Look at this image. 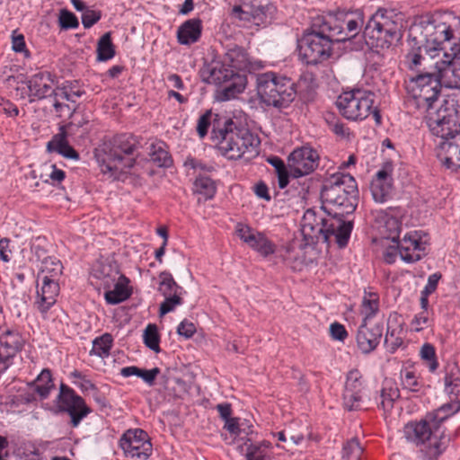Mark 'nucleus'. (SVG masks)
Masks as SVG:
<instances>
[{"mask_svg":"<svg viewBox=\"0 0 460 460\" xmlns=\"http://www.w3.org/2000/svg\"><path fill=\"white\" fill-rule=\"evenodd\" d=\"M195 191L203 195L205 199H212L216 193L215 182L208 177H198L194 182Z\"/></svg>","mask_w":460,"mask_h":460,"instance_id":"46","label":"nucleus"},{"mask_svg":"<svg viewBox=\"0 0 460 460\" xmlns=\"http://www.w3.org/2000/svg\"><path fill=\"white\" fill-rule=\"evenodd\" d=\"M61 261L54 256H48L41 261L38 279L40 280L58 279L62 274Z\"/></svg>","mask_w":460,"mask_h":460,"instance_id":"34","label":"nucleus"},{"mask_svg":"<svg viewBox=\"0 0 460 460\" xmlns=\"http://www.w3.org/2000/svg\"><path fill=\"white\" fill-rule=\"evenodd\" d=\"M63 100L59 98H54V109L56 113L58 114L59 117L64 115H71L75 111V108L70 107L68 104L62 102Z\"/></svg>","mask_w":460,"mask_h":460,"instance_id":"60","label":"nucleus"},{"mask_svg":"<svg viewBox=\"0 0 460 460\" xmlns=\"http://www.w3.org/2000/svg\"><path fill=\"white\" fill-rule=\"evenodd\" d=\"M101 19L100 12L86 10L82 15V23L84 28H91Z\"/></svg>","mask_w":460,"mask_h":460,"instance_id":"57","label":"nucleus"},{"mask_svg":"<svg viewBox=\"0 0 460 460\" xmlns=\"http://www.w3.org/2000/svg\"><path fill=\"white\" fill-rule=\"evenodd\" d=\"M57 400L58 409L69 414L70 423L74 428L77 427L82 420L91 412V409L86 405L84 400L64 384L60 385Z\"/></svg>","mask_w":460,"mask_h":460,"instance_id":"14","label":"nucleus"},{"mask_svg":"<svg viewBox=\"0 0 460 460\" xmlns=\"http://www.w3.org/2000/svg\"><path fill=\"white\" fill-rule=\"evenodd\" d=\"M365 398V386L360 372L350 370L346 378L342 394L343 405L348 411L361 409Z\"/></svg>","mask_w":460,"mask_h":460,"instance_id":"18","label":"nucleus"},{"mask_svg":"<svg viewBox=\"0 0 460 460\" xmlns=\"http://www.w3.org/2000/svg\"><path fill=\"white\" fill-rule=\"evenodd\" d=\"M129 280L124 275H121L111 288L113 289H105V299L108 304L117 305L128 299L131 291L128 288Z\"/></svg>","mask_w":460,"mask_h":460,"instance_id":"30","label":"nucleus"},{"mask_svg":"<svg viewBox=\"0 0 460 460\" xmlns=\"http://www.w3.org/2000/svg\"><path fill=\"white\" fill-rule=\"evenodd\" d=\"M425 55H422L421 49L419 47L417 49H412L406 55V62L411 70L420 72V66H423V70L434 67V63H431L433 58H430V56L427 51V48L425 49Z\"/></svg>","mask_w":460,"mask_h":460,"instance_id":"33","label":"nucleus"},{"mask_svg":"<svg viewBox=\"0 0 460 460\" xmlns=\"http://www.w3.org/2000/svg\"><path fill=\"white\" fill-rule=\"evenodd\" d=\"M262 13L260 4H252L249 5L243 3L242 5H235L233 13L240 20L250 21L251 17L256 18Z\"/></svg>","mask_w":460,"mask_h":460,"instance_id":"43","label":"nucleus"},{"mask_svg":"<svg viewBox=\"0 0 460 460\" xmlns=\"http://www.w3.org/2000/svg\"><path fill=\"white\" fill-rule=\"evenodd\" d=\"M330 333L332 339L340 341H343L348 336L345 327L339 323H333L331 324Z\"/></svg>","mask_w":460,"mask_h":460,"instance_id":"58","label":"nucleus"},{"mask_svg":"<svg viewBox=\"0 0 460 460\" xmlns=\"http://www.w3.org/2000/svg\"><path fill=\"white\" fill-rule=\"evenodd\" d=\"M400 397V391L394 382L385 380L380 392V402L378 406L385 411H390L395 401Z\"/></svg>","mask_w":460,"mask_h":460,"instance_id":"32","label":"nucleus"},{"mask_svg":"<svg viewBox=\"0 0 460 460\" xmlns=\"http://www.w3.org/2000/svg\"><path fill=\"white\" fill-rule=\"evenodd\" d=\"M343 216L334 214L333 217L327 218L321 241H334L341 248L347 245L352 231V222L345 221Z\"/></svg>","mask_w":460,"mask_h":460,"instance_id":"19","label":"nucleus"},{"mask_svg":"<svg viewBox=\"0 0 460 460\" xmlns=\"http://www.w3.org/2000/svg\"><path fill=\"white\" fill-rule=\"evenodd\" d=\"M53 388L54 384L50 371L49 369H43L35 381L34 391L42 399H45Z\"/></svg>","mask_w":460,"mask_h":460,"instance_id":"40","label":"nucleus"},{"mask_svg":"<svg viewBox=\"0 0 460 460\" xmlns=\"http://www.w3.org/2000/svg\"><path fill=\"white\" fill-rule=\"evenodd\" d=\"M393 182L391 175L385 170H379L370 183V191L376 202L384 203L391 198Z\"/></svg>","mask_w":460,"mask_h":460,"instance_id":"26","label":"nucleus"},{"mask_svg":"<svg viewBox=\"0 0 460 460\" xmlns=\"http://www.w3.org/2000/svg\"><path fill=\"white\" fill-rule=\"evenodd\" d=\"M115 56V49L111 42L110 32L103 34L97 44V59L99 61H107Z\"/></svg>","mask_w":460,"mask_h":460,"instance_id":"41","label":"nucleus"},{"mask_svg":"<svg viewBox=\"0 0 460 460\" xmlns=\"http://www.w3.org/2000/svg\"><path fill=\"white\" fill-rule=\"evenodd\" d=\"M0 111L10 117H15L19 114L17 106L4 98H0Z\"/></svg>","mask_w":460,"mask_h":460,"instance_id":"62","label":"nucleus"},{"mask_svg":"<svg viewBox=\"0 0 460 460\" xmlns=\"http://www.w3.org/2000/svg\"><path fill=\"white\" fill-rule=\"evenodd\" d=\"M375 95L363 89L344 92L336 100L340 113L349 120H363L370 114L377 124L381 122L379 111L374 107Z\"/></svg>","mask_w":460,"mask_h":460,"instance_id":"9","label":"nucleus"},{"mask_svg":"<svg viewBox=\"0 0 460 460\" xmlns=\"http://www.w3.org/2000/svg\"><path fill=\"white\" fill-rule=\"evenodd\" d=\"M23 339L18 332H6L0 336V373L7 369L10 360L22 349Z\"/></svg>","mask_w":460,"mask_h":460,"instance_id":"24","label":"nucleus"},{"mask_svg":"<svg viewBox=\"0 0 460 460\" xmlns=\"http://www.w3.org/2000/svg\"><path fill=\"white\" fill-rule=\"evenodd\" d=\"M47 149L49 152H57L68 159H79L78 153L68 144L67 134L64 126L60 127L59 132L48 142Z\"/></svg>","mask_w":460,"mask_h":460,"instance_id":"28","label":"nucleus"},{"mask_svg":"<svg viewBox=\"0 0 460 460\" xmlns=\"http://www.w3.org/2000/svg\"><path fill=\"white\" fill-rule=\"evenodd\" d=\"M379 301L376 294H368L363 297L361 305V314L364 315L363 323H367L368 318L373 317L378 311Z\"/></svg>","mask_w":460,"mask_h":460,"instance_id":"47","label":"nucleus"},{"mask_svg":"<svg viewBox=\"0 0 460 460\" xmlns=\"http://www.w3.org/2000/svg\"><path fill=\"white\" fill-rule=\"evenodd\" d=\"M266 453L260 446L250 445L247 448L246 460H265Z\"/></svg>","mask_w":460,"mask_h":460,"instance_id":"59","label":"nucleus"},{"mask_svg":"<svg viewBox=\"0 0 460 460\" xmlns=\"http://www.w3.org/2000/svg\"><path fill=\"white\" fill-rule=\"evenodd\" d=\"M363 37L366 44L376 52L388 49L402 38V24L385 10L379 9L366 24Z\"/></svg>","mask_w":460,"mask_h":460,"instance_id":"7","label":"nucleus"},{"mask_svg":"<svg viewBox=\"0 0 460 460\" xmlns=\"http://www.w3.org/2000/svg\"><path fill=\"white\" fill-rule=\"evenodd\" d=\"M460 411V401L457 399L451 400L449 402H446L439 408L435 410L433 412L429 413L430 417L438 423L441 428V424L450 416L456 414Z\"/></svg>","mask_w":460,"mask_h":460,"instance_id":"37","label":"nucleus"},{"mask_svg":"<svg viewBox=\"0 0 460 460\" xmlns=\"http://www.w3.org/2000/svg\"><path fill=\"white\" fill-rule=\"evenodd\" d=\"M437 156L447 168H460V128L449 140L438 144Z\"/></svg>","mask_w":460,"mask_h":460,"instance_id":"23","label":"nucleus"},{"mask_svg":"<svg viewBox=\"0 0 460 460\" xmlns=\"http://www.w3.org/2000/svg\"><path fill=\"white\" fill-rule=\"evenodd\" d=\"M59 26L63 30L76 29L79 26L77 17L70 11L62 9L58 17Z\"/></svg>","mask_w":460,"mask_h":460,"instance_id":"51","label":"nucleus"},{"mask_svg":"<svg viewBox=\"0 0 460 460\" xmlns=\"http://www.w3.org/2000/svg\"><path fill=\"white\" fill-rule=\"evenodd\" d=\"M247 66L246 53L240 48H234L226 52L223 62L212 60L206 63L199 74L202 82L217 87V100L226 102L235 98L244 91L247 78L239 71L246 68Z\"/></svg>","mask_w":460,"mask_h":460,"instance_id":"1","label":"nucleus"},{"mask_svg":"<svg viewBox=\"0 0 460 460\" xmlns=\"http://www.w3.org/2000/svg\"><path fill=\"white\" fill-rule=\"evenodd\" d=\"M440 278H441V275L439 273L431 274L428 278L427 284L424 287V288L421 291V293L429 295V296L430 294H432L437 289L438 284V281H439Z\"/></svg>","mask_w":460,"mask_h":460,"instance_id":"61","label":"nucleus"},{"mask_svg":"<svg viewBox=\"0 0 460 460\" xmlns=\"http://www.w3.org/2000/svg\"><path fill=\"white\" fill-rule=\"evenodd\" d=\"M220 135L218 151L229 160H249L259 153V138L248 128L237 127L233 120L226 122Z\"/></svg>","mask_w":460,"mask_h":460,"instance_id":"6","label":"nucleus"},{"mask_svg":"<svg viewBox=\"0 0 460 460\" xmlns=\"http://www.w3.org/2000/svg\"><path fill=\"white\" fill-rule=\"evenodd\" d=\"M383 329L376 324L368 326L367 323H362L358 327L356 340L358 348L362 353L367 354L373 351L380 342Z\"/></svg>","mask_w":460,"mask_h":460,"instance_id":"25","label":"nucleus"},{"mask_svg":"<svg viewBox=\"0 0 460 460\" xmlns=\"http://www.w3.org/2000/svg\"><path fill=\"white\" fill-rule=\"evenodd\" d=\"M268 161L276 170L278 175L279 187L280 189L286 188L289 182L288 177L290 175V172L288 170V166L284 164L282 159L277 156L271 157Z\"/></svg>","mask_w":460,"mask_h":460,"instance_id":"44","label":"nucleus"},{"mask_svg":"<svg viewBox=\"0 0 460 460\" xmlns=\"http://www.w3.org/2000/svg\"><path fill=\"white\" fill-rule=\"evenodd\" d=\"M447 109L438 110L435 116L429 117L428 124L433 135L440 137V142L449 140L456 132L460 125L455 123L452 116L446 114Z\"/></svg>","mask_w":460,"mask_h":460,"instance_id":"22","label":"nucleus"},{"mask_svg":"<svg viewBox=\"0 0 460 460\" xmlns=\"http://www.w3.org/2000/svg\"><path fill=\"white\" fill-rule=\"evenodd\" d=\"M235 232L243 243L261 255L267 257L275 252V244L264 234L241 223L236 225Z\"/></svg>","mask_w":460,"mask_h":460,"instance_id":"20","label":"nucleus"},{"mask_svg":"<svg viewBox=\"0 0 460 460\" xmlns=\"http://www.w3.org/2000/svg\"><path fill=\"white\" fill-rule=\"evenodd\" d=\"M196 332V327L193 323L188 320H183L177 327V333L185 339L191 338Z\"/></svg>","mask_w":460,"mask_h":460,"instance_id":"56","label":"nucleus"},{"mask_svg":"<svg viewBox=\"0 0 460 460\" xmlns=\"http://www.w3.org/2000/svg\"><path fill=\"white\" fill-rule=\"evenodd\" d=\"M445 386L448 394L458 395L460 394V373L456 371V373L447 374Z\"/></svg>","mask_w":460,"mask_h":460,"instance_id":"52","label":"nucleus"},{"mask_svg":"<svg viewBox=\"0 0 460 460\" xmlns=\"http://www.w3.org/2000/svg\"><path fill=\"white\" fill-rule=\"evenodd\" d=\"M211 115L212 112L210 111H207L198 119L197 132L201 138L208 134V130L210 126Z\"/></svg>","mask_w":460,"mask_h":460,"instance_id":"55","label":"nucleus"},{"mask_svg":"<svg viewBox=\"0 0 460 460\" xmlns=\"http://www.w3.org/2000/svg\"><path fill=\"white\" fill-rule=\"evenodd\" d=\"M337 21L332 17H313L310 29L298 43L299 55L308 65L326 60L332 53V44L339 33Z\"/></svg>","mask_w":460,"mask_h":460,"instance_id":"2","label":"nucleus"},{"mask_svg":"<svg viewBox=\"0 0 460 460\" xmlns=\"http://www.w3.org/2000/svg\"><path fill=\"white\" fill-rule=\"evenodd\" d=\"M405 438L417 446H428L421 450L423 460H437L445 451L449 439L444 435V430L437 422L427 414L426 417L419 422H410L403 429Z\"/></svg>","mask_w":460,"mask_h":460,"instance_id":"5","label":"nucleus"},{"mask_svg":"<svg viewBox=\"0 0 460 460\" xmlns=\"http://www.w3.org/2000/svg\"><path fill=\"white\" fill-rule=\"evenodd\" d=\"M322 17H332L337 21V27L340 31L335 36L336 42H342L356 37L362 29L364 23L363 13H327Z\"/></svg>","mask_w":460,"mask_h":460,"instance_id":"17","label":"nucleus"},{"mask_svg":"<svg viewBox=\"0 0 460 460\" xmlns=\"http://www.w3.org/2000/svg\"><path fill=\"white\" fill-rule=\"evenodd\" d=\"M201 35V21L190 19L181 25L177 31L178 41L183 45H190L199 40Z\"/></svg>","mask_w":460,"mask_h":460,"instance_id":"29","label":"nucleus"},{"mask_svg":"<svg viewBox=\"0 0 460 460\" xmlns=\"http://www.w3.org/2000/svg\"><path fill=\"white\" fill-rule=\"evenodd\" d=\"M113 338L110 333H104L93 341V347L90 355H94L100 358H107L110 355V350L112 347Z\"/></svg>","mask_w":460,"mask_h":460,"instance_id":"39","label":"nucleus"},{"mask_svg":"<svg viewBox=\"0 0 460 460\" xmlns=\"http://www.w3.org/2000/svg\"><path fill=\"white\" fill-rule=\"evenodd\" d=\"M7 81L18 84L16 87L17 95H20L22 99L27 96L43 99L47 96L54 95V79L49 72H39L33 75L28 81H23L20 76H9Z\"/></svg>","mask_w":460,"mask_h":460,"instance_id":"12","label":"nucleus"},{"mask_svg":"<svg viewBox=\"0 0 460 460\" xmlns=\"http://www.w3.org/2000/svg\"><path fill=\"white\" fill-rule=\"evenodd\" d=\"M160 374L158 367L152 369H142L135 366L125 367L120 369V375L124 377L137 376L143 379L148 385L152 386L155 384L156 376Z\"/></svg>","mask_w":460,"mask_h":460,"instance_id":"35","label":"nucleus"},{"mask_svg":"<svg viewBox=\"0 0 460 460\" xmlns=\"http://www.w3.org/2000/svg\"><path fill=\"white\" fill-rule=\"evenodd\" d=\"M144 343L150 349L159 352V334L157 331V327L155 324H148L144 332Z\"/></svg>","mask_w":460,"mask_h":460,"instance_id":"48","label":"nucleus"},{"mask_svg":"<svg viewBox=\"0 0 460 460\" xmlns=\"http://www.w3.org/2000/svg\"><path fill=\"white\" fill-rule=\"evenodd\" d=\"M319 164V155L308 146L296 148L288 157L290 175L294 178L305 176L313 172Z\"/></svg>","mask_w":460,"mask_h":460,"instance_id":"16","label":"nucleus"},{"mask_svg":"<svg viewBox=\"0 0 460 460\" xmlns=\"http://www.w3.org/2000/svg\"><path fill=\"white\" fill-rule=\"evenodd\" d=\"M358 187L350 174L337 172L327 178L321 190V199L336 215H349L358 206Z\"/></svg>","mask_w":460,"mask_h":460,"instance_id":"4","label":"nucleus"},{"mask_svg":"<svg viewBox=\"0 0 460 460\" xmlns=\"http://www.w3.org/2000/svg\"><path fill=\"white\" fill-rule=\"evenodd\" d=\"M327 218L314 209H307L301 220V232L307 242H320L325 227Z\"/></svg>","mask_w":460,"mask_h":460,"instance_id":"21","label":"nucleus"},{"mask_svg":"<svg viewBox=\"0 0 460 460\" xmlns=\"http://www.w3.org/2000/svg\"><path fill=\"white\" fill-rule=\"evenodd\" d=\"M420 356L431 373H434L438 369V362L435 348L432 344L424 343L420 348Z\"/></svg>","mask_w":460,"mask_h":460,"instance_id":"45","label":"nucleus"},{"mask_svg":"<svg viewBox=\"0 0 460 460\" xmlns=\"http://www.w3.org/2000/svg\"><path fill=\"white\" fill-rule=\"evenodd\" d=\"M10 240L7 238L0 239V259L4 262H8L11 259V250L9 248Z\"/></svg>","mask_w":460,"mask_h":460,"instance_id":"64","label":"nucleus"},{"mask_svg":"<svg viewBox=\"0 0 460 460\" xmlns=\"http://www.w3.org/2000/svg\"><path fill=\"white\" fill-rule=\"evenodd\" d=\"M385 225L390 228L387 238L397 244L401 259L411 263L420 261L426 254V243L422 242L417 231L407 233L399 242V223L396 218L389 217Z\"/></svg>","mask_w":460,"mask_h":460,"instance_id":"11","label":"nucleus"},{"mask_svg":"<svg viewBox=\"0 0 460 460\" xmlns=\"http://www.w3.org/2000/svg\"><path fill=\"white\" fill-rule=\"evenodd\" d=\"M400 379L404 390L418 393L423 387L421 380L411 367H403L400 372Z\"/></svg>","mask_w":460,"mask_h":460,"instance_id":"36","label":"nucleus"},{"mask_svg":"<svg viewBox=\"0 0 460 460\" xmlns=\"http://www.w3.org/2000/svg\"><path fill=\"white\" fill-rule=\"evenodd\" d=\"M434 22H436L434 26V38L432 39L431 44L429 40H428L427 44V51L430 58H438L440 56L443 51L441 44L453 38L452 26L459 23L460 19L454 13L447 12L439 15V21L435 19Z\"/></svg>","mask_w":460,"mask_h":460,"instance_id":"15","label":"nucleus"},{"mask_svg":"<svg viewBox=\"0 0 460 460\" xmlns=\"http://www.w3.org/2000/svg\"><path fill=\"white\" fill-rule=\"evenodd\" d=\"M363 452L359 441L357 438L349 440L342 449V458L344 460H359Z\"/></svg>","mask_w":460,"mask_h":460,"instance_id":"49","label":"nucleus"},{"mask_svg":"<svg viewBox=\"0 0 460 460\" xmlns=\"http://www.w3.org/2000/svg\"><path fill=\"white\" fill-rule=\"evenodd\" d=\"M159 279L158 290L164 296L183 292L182 288L175 282L171 273L167 271L161 272L159 274Z\"/></svg>","mask_w":460,"mask_h":460,"instance_id":"42","label":"nucleus"},{"mask_svg":"<svg viewBox=\"0 0 460 460\" xmlns=\"http://www.w3.org/2000/svg\"><path fill=\"white\" fill-rule=\"evenodd\" d=\"M429 311H421L418 314L415 315L413 320L411 321V326L416 332H420L426 327L429 326Z\"/></svg>","mask_w":460,"mask_h":460,"instance_id":"54","label":"nucleus"},{"mask_svg":"<svg viewBox=\"0 0 460 460\" xmlns=\"http://www.w3.org/2000/svg\"><path fill=\"white\" fill-rule=\"evenodd\" d=\"M41 281V288L37 291L39 300L36 302V305L42 314H46L56 303V298L59 293L58 279H49Z\"/></svg>","mask_w":460,"mask_h":460,"instance_id":"27","label":"nucleus"},{"mask_svg":"<svg viewBox=\"0 0 460 460\" xmlns=\"http://www.w3.org/2000/svg\"><path fill=\"white\" fill-rule=\"evenodd\" d=\"M257 93L267 106L287 108L296 98V84L291 78L275 72L262 73L257 76Z\"/></svg>","mask_w":460,"mask_h":460,"instance_id":"8","label":"nucleus"},{"mask_svg":"<svg viewBox=\"0 0 460 460\" xmlns=\"http://www.w3.org/2000/svg\"><path fill=\"white\" fill-rule=\"evenodd\" d=\"M416 75H409L405 81V88L409 94L418 101V103L427 105L428 110L437 101L440 92L439 78L442 73L433 67V70L418 72Z\"/></svg>","mask_w":460,"mask_h":460,"instance_id":"10","label":"nucleus"},{"mask_svg":"<svg viewBox=\"0 0 460 460\" xmlns=\"http://www.w3.org/2000/svg\"><path fill=\"white\" fill-rule=\"evenodd\" d=\"M51 172L48 174V178L44 181L48 182L50 180L53 183L60 182L65 179V172L61 169H58L55 164L49 165Z\"/></svg>","mask_w":460,"mask_h":460,"instance_id":"63","label":"nucleus"},{"mask_svg":"<svg viewBox=\"0 0 460 460\" xmlns=\"http://www.w3.org/2000/svg\"><path fill=\"white\" fill-rule=\"evenodd\" d=\"M83 93L84 92L82 91H73L68 86H64L55 90L54 98H59L63 101L75 102V99L82 96Z\"/></svg>","mask_w":460,"mask_h":460,"instance_id":"53","label":"nucleus"},{"mask_svg":"<svg viewBox=\"0 0 460 460\" xmlns=\"http://www.w3.org/2000/svg\"><path fill=\"white\" fill-rule=\"evenodd\" d=\"M182 293H174L172 295H169L167 296H164L165 299L163 303L160 305V315H164L174 310V308L178 305H181L182 304Z\"/></svg>","mask_w":460,"mask_h":460,"instance_id":"50","label":"nucleus"},{"mask_svg":"<svg viewBox=\"0 0 460 460\" xmlns=\"http://www.w3.org/2000/svg\"><path fill=\"white\" fill-rule=\"evenodd\" d=\"M164 142H158L150 146V159L159 167H169L172 164V159L169 153L164 148Z\"/></svg>","mask_w":460,"mask_h":460,"instance_id":"38","label":"nucleus"},{"mask_svg":"<svg viewBox=\"0 0 460 460\" xmlns=\"http://www.w3.org/2000/svg\"><path fill=\"white\" fill-rule=\"evenodd\" d=\"M119 447L128 458L147 460L153 453L148 434L141 429H129L119 438Z\"/></svg>","mask_w":460,"mask_h":460,"instance_id":"13","label":"nucleus"},{"mask_svg":"<svg viewBox=\"0 0 460 460\" xmlns=\"http://www.w3.org/2000/svg\"><path fill=\"white\" fill-rule=\"evenodd\" d=\"M138 146L131 135L121 134L104 140L96 149L95 157L103 174L118 178L133 167V153Z\"/></svg>","mask_w":460,"mask_h":460,"instance_id":"3","label":"nucleus"},{"mask_svg":"<svg viewBox=\"0 0 460 460\" xmlns=\"http://www.w3.org/2000/svg\"><path fill=\"white\" fill-rule=\"evenodd\" d=\"M120 276L119 270L111 264H99L93 272V277L100 281V287L104 289L111 288Z\"/></svg>","mask_w":460,"mask_h":460,"instance_id":"31","label":"nucleus"}]
</instances>
